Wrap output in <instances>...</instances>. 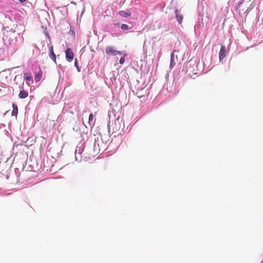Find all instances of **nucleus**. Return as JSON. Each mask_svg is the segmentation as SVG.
Wrapping results in <instances>:
<instances>
[{
	"mask_svg": "<svg viewBox=\"0 0 263 263\" xmlns=\"http://www.w3.org/2000/svg\"><path fill=\"white\" fill-rule=\"evenodd\" d=\"M105 52L108 55H116L121 54V52L114 49L111 47L108 46L106 48Z\"/></svg>",
	"mask_w": 263,
	"mask_h": 263,
	"instance_id": "1",
	"label": "nucleus"
},
{
	"mask_svg": "<svg viewBox=\"0 0 263 263\" xmlns=\"http://www.w3.org/2000/svg\"><path fill=\"white\" fill-rule=\"evenodd\" d=\"M66 58L69 62H71L73 58V53L70 48H67L65 51Z\"/></svg>",
	"mask_w": 263,
	"mask_h": 263,
	"instance_id": "2",
	"label": "nucleus"
},
{
	"mask_svg": "<svg viewBox=\"0 0 263 263\" xmlns=\"http://www.w3.org/2000/svg\"><path fill=\"white\" fill-rule=\"evenodd\" d=\"M226 56V49L225 46H222L221 47L219 53V60L221 61L223 60Z\"/></svg>",
	"mask_w": 263,
	"mask_h": 263,
	"instance_id": "3",
	"label": "nucleus"
},
{
	"mask_svg": "<svg viewBox=\"0 0 263 263\" xmlns=\"http://www.w3.org/2000/svg\"><path fill=\"white\" fill-rule=\"evenodd\" d=\"M112 128L113 130V132H118L120 130L121 128V124L119 122V120L115 121L114 124L112 125Z\"/></svg>",
	"mask_w": 263,
	"mask_h": 263,
	"instance_id": "4",
	"label": "nucleus"
},
{
	"mask_svg": "<svg viewBox=\"0 0 263 263\" xmlns=\"http://www.w3.org/2000/svg\"><path fill=\"white\" fill-rule=\"evenodd\" d=\"M28 96V93L27 91L24 90V89L21 90L18 93V97L20 99H25Z\"/></svg>",
	"mask_w": 263,
	"mask_h": 263,
	"instance_id": "5",
	"label": "nucleus"
},
{
	"mask_svg": "<svg viewBox=\"0 0 263 263\" xmlns=\"http://www.w3.org/2000/svg\"><path fill=\"white\" fill-rule=\"evenodd\" d=\"M176 17L179 23L181 24L183 21V16L178 12L177 10L175 11Z\"/></svg>",
	"mask_w": 263,
	"mask_h": 263,
	"instance_id": "6",
	"label": "nucleus"
},
{
	"mask_svg": "<svg viewBox=\"0 0 263 263\" xmlns=\"http://www.w3.org/2000/svg\"><path fill=\"white\" fill-rule=\"evenodd\" d=\"M50 57L52 60L56 63V56L53 51V47H51L50 49Z\"/></svg>",
	"mask_w": 263,
	"mask_h": 263,
	"instance_id": "7",
	"label": "nucleus"
},
{
	"mask_svg": "<svg viewBox=\"0 0 263 263\" xmlns=\"http://www.w3.org/2000/svg\"><path fill=\"white\" fill-rule=\"evenodd\" d=\"M13 110L12 111V116H16L18 114V108L17 106L15 104H12Z\"/></svg>",
	"mask_w": 263,
	"mask_h": 263,
	"instance_id": "8",
	"label": "nucleus"
},
{
	"mask_svg": "<svg viewBox=\"0 0 263 263\" xmlns=\"http://www.w3.org/2000/svg\"><path fill=\"white\" fill-rule=\"evenodd\" d=\"M42 72L41 70L38 71L34 76V80L35 82H37L41 80V78L42 77Z\"/></svg>",
	"mask_w": 263,
	"mask_h": 263,
	"instance_id": "9",
	"label": "nucleus"
},
{
	"mask_svg": "<svg viewBox=\"0 0 263 263\" xmlns=\"http://www.w3.org/2000/svg\"><path fill=\"white\" fill-rule=\"evenodd\" d=\"M24 78L27 81H30L32 80V77H31L30 74L28 72H26L24 73Z\"/></svg>",
	"mask_w": 263,
	"mask_h": 263,
	"instance_id": "10",
	"label": "nucleus"
},
{
	"mask_svg": "<svg viewBox=\"0 0 263 263\" xmlns=\"http://www.w3.org/2000/svg\"><path fill=\"white\" fill-rule=\"evenodd\" d=\"M93 119V115L92 114H90L89 116V120H88V123L89 124V126H91L94 125L95 122L92 123V120Z\"/></svg>",
	"mask_w": 263,
	"mask_h": 263,
	"instance_id": "11",
	"label": "nucleus"
},
{
	"mask_svg": "<svg viewBox=\"0 0 263 263\" xmlns=\"http://www.w3.org/2000/svg\"><path fill=\"white\" fill-rule=\"evenodd\" d=\"M119 14L121 16H124V17H128V16H130L131 15L130 13H128L124 11H120L119 12Z\"/></svg>",
	"mask_w": 263,
	"mask_h": 263,
	"instance_id": "12",
	"label": "nucleus"
},
{
	"mask_svg": "<svg viewBox=\"0 0 263 263\" xmlns=\"http://www.w3.org/2000/svg\"><path fill=\"white\" fill-rule=\"evenodd\" d=\"M121 28L123 30H127L129 29L128 25L126 24H122L121 26Z\"/></svg>",
	"mask_w": 263,
	"mask_h": 263,
	"instance_id": "13",
	"label": "nucleus"
},
{
	"mask_svg": "<svg viewBox=\"0 0 263 263\" xmlns=\"http://www.w3.org/2000/svg\"><path fill=\"white\" fill-rule=\"evenodd\" d=\"M124 61H125V58H124V57H122V58L120 59L119 62H120V63L121 64H123V63H124Z\"/></svg>",
	"mask_w": 263,
	"mask_h": 263,
	"instance_id": "14",
	"label": "nucleus"
},
{
	"mask_svg": "<svg viewBox=\"0 0 263 263\" xmlns=\"http://www.w3.org/2000/svg\"><path fill=\"white\" fill-rule=\"evenodd\" d=\"M74 65H75V66H76L77 68H78V63H77V59H76V60H75Z\"/></svg>",
	"mask_w": 263,
	"mask_h": 263,
	"instance_id": "15",
	"label": "nucleus"
},
{
	"mask_svg": "<svg viewBox=\"0 0 263 263\" xmlns=\"http://www.w3.org/2000/svg\"><path fill=\"white\" fill-rule=\"evenodd\" d=\"M19 1L21 3H24L26 1V0H19Z\"/></svg>",
	"mask_w": 263,
	"mask_h": 263,
	"instance_id": "16",
	"label": "nucleus"
}]
</instances>
